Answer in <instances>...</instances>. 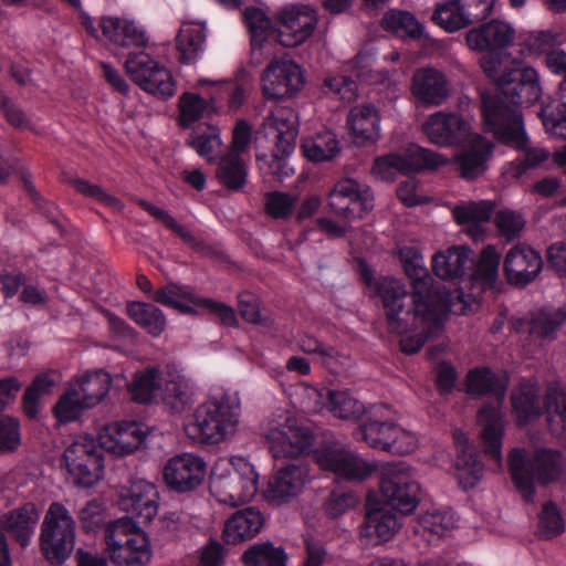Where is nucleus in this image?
Returning <instances> with one entry per match:
<instances>
[{
	"label": "nucleus",
	"instance_id": "b1692460",
	"mask_svg": "<svg viewBox=\"0 0 566 566\" xmlns=\"http://www.w3.org/2000/svg\"><path fill=\"white\" fill-rule=\"evenodd\" d=\"M210 491L222 503L238 505L250 501L258 492V474L244 464V472H233L211 480Z\"/></svg>",
	"mask_w": 566,
	"mask_h": 566
},
{
	"label": "nucleus",
	"instance_id": "7c9ffc66",
	"mask_svg": "<svg viewBox=\"0 0 566 566\" xmlns=\"http://www.w3.org/2000/svg\"><path fill=\"white\" fill-rule=\"evenodd\" d=\"M264 525V514L258 507L248 506L228 517L222 537L228 544L237 545L254 538Z\"/></svg>",
	"mask_w": 566,
	"mask_h": 566
},
{
	"label": "nucleus",
	"instance_id": "6e6552de",
	"mask_svg": "<svg viewBox=\"0 0 566 566\" xmlns=\"http://www.w3.org/2000/svg\"><path fill=\"white\" fill-rule=\"evenodd\" d=\"M379 485L385 502L402 515L411 514L417 509L421 488L407 462L384 463Z\"/></svg>",
	"mask_w": 566,
	"mask_h": 566
},
{
	"label": "nucleus",
	"instance_id": "20e7f679",
	"mask_svg": "<svg viewBox=\"0 0 566 566\" xmlns=\"http://www.w3.org/2000/svg\"><path fill=\"white\" fill-rule=\"evenodd\" d=\"M509 470L515 488L526 502L534 501L535 485H547L560 478L565 468V459L560 451L537 449L526 457L523 448H514L507 457Z\"/></svg>",
	"mask_w": 566,
	"mask_h": 566
},
{
	"label": "nucleus",
	"instance_id": "423d86ee",
	"mask_svg": "<svg viewBox=\"0 0 566 566\" xmlns=\"http://www.w3.org/2000/svg\"><path fill=\"white\" fill-rule=\"evenodd\" d=\"M76 522L61 502H52L41 523L39 546L50 566H63L75 546Z\"/></svg>",
	"mask_w": 566,
	"mask_h": 566
},
{
	"label": "nucleus",
	"instance_id": "aec40b11",
	"mask_svg": "<svg viewBox=\"0 0 566 566\" xmlns=\"http://www.w3.org/2000/svg\"><path fill=\"white\" fill-rule=\"evenodd\" d=\"M314 459L322 470L331 471L348 481H363L368 478L374 467L336 444L326 446L314 451Z\"/></svg>",
	"mask_w": 566,
	"mask_h": 566
},
{
	"label": "nucleus",
	"instance_id": "ddd939ff",
	"mask_svg": "<svg viewBox=\"0 0 566 566\" xmlns=\"http://www.w3.org/2000/svg\"><path fill=\"white\" fill-rule=\"evenodd\" d=\"M262 92L268 99L295 96L305 84L302 69L289 55L273 59L261 77Z\"/></svg>",
	"mask_w": 566,
	"mask_h": 566
},
{
	"label": "nucleus",
	"instance_id": "c756f323",
	"mask_svg": "<svg viewBox=\"0 0 566 566\" xmlns=\"http://www.w3.org/2000/svg\"><path fill=\"white\" fill-rule=\"evenodd\" d=\"M411 92L417 104L439 106L449 96V83L446 76L431 67L420 69L412 76Z\"/></svg>",
	"mask_w": 566,
	"mask_h": 566
},
{
	"label": "nucleus",
	"instance_id": "3c124183",
	"mask_svg": "<svg viewBox=\"0 0 566 566\" xmlns=\"http://www.w3.org/2000/svg\"><path fill=\"white\" fill-rule=\"evenodd\" d=\"M245 566H286L287 555L283 547H275L271 542L250 546L242 555Z\"/></svg>",
	"mask_w": 566,
	"mask_h": 566
},
{
	"label": "nucleus",
	"instance_id": "2eb2a0df",
	"mask_svg": "<svg viewBox=\"0 0 566 566\" xmlns=\"http://www.w3.org/2000/svg\"><path fill=\"white\" fill-rule=\"evenodd\" d=\"M270 451L275 460L303 459V455L312 452L315 440L312 429L297 421L287 420L281 427L273 428L266 434Z\"/></svg>",
	"mask_w": 566,
	"mask_h": 566
},
{
	"label": "nucleus",
	"instance_id": "c85d7f7f",
	"mask_svg": "<svg viewBox=\"0 0 566 566\" xmlns=\"http://www.w3.org/2000/svg\"><path fill=\"white\" fill-rule=\"evenodd\" d=\"M82 397V403L86 408H93L105 399L111 388H123L127 379L123 374L111 376L104 369L87 371L75 379Z\"/></svg>",
	"mask_w": 566,
	"mask_h": 566
},
{
	"label": "nucleus",
	"instance_id": "4be33fe9",
	"mask_svg": "<svg viewBox=\"0 0 566 566\" xmlns=\"http://www.w3.org/2000/svg\"><path fill=\"white\" fill-rule=\"evenodd\" d=\"M206 476L202 458L184 453L171 458L164 468V481L170 491L187 493L197 489Z\"/></svg>",
	"mask_w": 566,
	"mask_h": 566
},
{
	"label": "nucleus",
	"instance_id": "a211bd4d",
	"mask_svg": "<svg viewBox=\"0 0 566 566\" xmlns=\"http://www.w3.org/2000/svg\"><path fill=\"white\" fill-rule=\"evenodd\" d=\"M332 211L345 219L363 218L374 208V195L369 187L346 178L337 181L328 195Z\"/></svg>",
	"mask_w": 566,
	"mask_h": 566
},
{
	"label": "nucleus",
	"instance_id": "4d7b16f0",
	"mask_svg": "<svg viewBox=\"0 0 566 566\" xmlns=\"http://www.w3.org/2000/svg\"><path fill=\"white\" fill-rule=\"evenodd\" d=\"M243 17L251 33L252 49H261L272 30L271 19L255 7L245 8Z\"/></svg>",
	"mask_w": 566,
	"mask_h": 566
},
{
	"label": "nucleus",
	"instance_id": "f704fd0d",
	"mask_svg": "<svg viewBox=\"0 0 566 566\" xmlns=\"http://www.w3.org/2000/svg\"><path fill=\"white\" fill-rule=\"evenodd\" d=\"M473 251L465 245H453L432 256L434 274L446 281L461 277L473 265Z\"/></svg>",
	"mask_w": 566,
	"mask_h": 566
},
{
	"label": "nucleus",
	"instance_id": "bf43d9fd",
	"mask_svg": "<svg viewBox=\"0 0 566 566\" xmlns=\"http://www.w3.org/2000/svg\"><path fill=\"white\" fill-rule=\"evenodd\" d=\"M539 114L549 134L566 139V101H554L542 107Z\"/></svg>",
	"mask_w": 566,
	"mask_h": 566
},
{
	"label": "nucleus",
	"instance_id": "2f4dec72",
	"mask_svg": "<svg viewBox=\"0 0 566 566\" xmlns=\"http://www.w3.org/2000/svg\"><path fill=\"white\" fill-rule=\"evenodd\" d=\"M401 522L397 515L385 506L366 505V513L360 525V535L376 544L391 539L400 530Z\"/></svg>",
	"mask_w": 566,
	"mask_h": 566
},
{
	"label": "nucleus",
	"instance_id": "bb28decb",
	"mask_svg": "<svg viewBox=\"0 0 566 566\" xmlns=\"http://www.w3.org/2000/svg\"><path fill=\"white\" fill-rule=\"evenodd\" d=\"M422 132L434 145L454 146L469 137L470 125L460 114L437 112L423 123Z\"/></svg>",
	"mask_w": 566,
	"mask_h": 566
},
{
	"label": "nucleus",
	"instance_id": "8fccbe9b",
	"mask_svg": "<svg viewBox=\"0 0 566 566\" xmlns=\"http://www.w3.org/2000/svg\"><path fill=\"white\" fill-rule=\"evenodd\" d=\"M127 314L153 336H158L165 331L166 317L153 304L129 302L127 304Z\"/></svg>",
	"mask_w": 566,
	"mask_h": 566
},
{
	"label": "nucleus",
	"instance_id": "69168bd1",
	"mask_svg": "<svg viewBox=\"0 0 566 566\" xmlns=\"http://www.w3.org/2000/svg\"><path fill=\"white\" fill-rule=\"evenodd\" d=\"M297 201L296 196L282 191L265 193V211L273 219L290 218Z\"/></svg>",
	"mask_w": 566,
	"mask_h": 566
},
{
	"label": "nucleus",
	"instance_id": "cd10ccee",
	"mask_svg": "<svg viewBox=\"0 0 566 566\" xmlns=\"http://www.w3.org/2000/svg\"><path fill=\"white\" fill-rule=\"evenodd\" d=\"M543 413L551 436L566 447V387L558 381L547 384Z\"/></svg>",
	"mask_w": 566,
	"mask_h": 566
},
{
	"label": "nucleus",
	"instance_id": "473e14b6",
	"mask_svg": "<svg viewBox=\"0 0 566 566\" xmlns=\"http://www.w3.org/2000/svg\"><path fill=\"white\" fill-rule=\"evenodd\" d=\"M493 144L483 136L471 138L468 149L454 158L460 176L467 180H474L486 170V163L492 157Z\"/></svg>",
	"mask_w": 566,
	"mask_h": 566
},
{
	"label": "nucleus",
	"instance_id": "c9c22d12",
	"mask_svg": "<svg viewBox=\"0 0 566 566\" xmlns=\"http://www.w3.org/2000/svg\"><path fill=\"white\" fill-rule=\"evenodd\" d=\"M458 455L455 469L459 483L463 489L474 488L483 476L484 465L479 459L474 447L468 443V439L463 432H455Z\"/></svg>",
	"mask_w": 566,
	"mask_h": 566
},
{
	"label": "nucleus",
	"instance_id": "4468645a",
	"mask_svg": "<svg viewBox=\"0 0 566 566\" xmlns=\"http://www.w3.org/2000/svg\"><path fill=\"white\" fill-rule=\"evenodd\" d=\"M63 460L67 472L80 486L92 488L102 478L103 454L93 440L73 442L65 449Z\"/></svg>",
	"mask_w": 566,
	"mask_h": 566
},
{
	"label": "nucleus",
	"instance_id": "412c9836",
	"mask_svg": "<svg viewBox=\"0 0 566 566\" xmlns=\"http://www.w3.org/2000/svg\"><path fill=\"white\" fill-rule=\"evenodd\" d=\"M159 494L156 486L145 480L132 481L119 493V505L136 524L149 523L158 513Z\"/></svg>",
	"mask_w": 566,
	"mask_h": 566
},
{
	"label": "nucleus",
	"instance_id": "6ab92c4d",
	"mask_svg": "<svg viewBox=\"0 0 566 566\" xmlns=\"http://www.w3.org/2000/svg\"><path fill=\"white\" fill-rule=\"evenodd\" d=\"M544 266L541 253L527 244H516L505 254L503 273L509 285L525 289L539 276Z\"/></svg>",
	"mask_w": 566,
	"mask_h": 566
},
{
	"label": "nucleus",
	"instance_id": "9d476101",
	"mask_svg": "<svg viewBox=\"0 0 566 566\" xmlns=\"http://www.w3.org/2000/svg\"><path fill=\"white\" fill-rule=\"evenodd\" d=\"M125 69L134 83L154 96L166 99L176 92L170 72L144 52L129 53Z\"/></svg>",
	"mask_w": 566,
	"mask_h": 566
},
{
	"label": "nucleus",
	"instance_id": "c03bdc74",
	"mask_svg": "<svg viewBox=\"0 0 566 566\" xmlns=\"http://www.w3.org/2000/svg\"><path fill=\"white\" fill-rule=\"evenodd\" d=\"M216 177L228 190L239 191L247 184V165L237 154L228 153L220 158Z\"/></svg>",
	"mask_w": 566,
	"mask_h": 566
},
{
	"label": "nucleus",
	"instance_id": "603ef678",
	"mask_svg": "<svg viewBox=\"0 0 566 566\" xmlns=\"http://www.w3.org/2000/svg\"><path fill=\"white\" fill-rule=\"evenodd\" d=\"M205 40L203 27H193L191 24L182 27L176 38L179 61L182 63L195 62L202 52Z\"/></svg>",
	"mask_w": 566,
	"mask_h": 566
},
{
	"label": "nucleus",
	"instance_id": "ea45409f",
	"mask_svg": "<svg viewBox=\"0 0 566 566\" xmlns=\"http://www.w3.org/2000/svg\"><path fill=\"white\" fill-rule=\"evenodd\" d=\"M161 371L158 367H147L144 370L136 371L132 382L127 385L132 399L138 403H150L158 396L161 388Z\"/></svg>",
	"mask_w": 566,
	"mask_h": 566
},
{
	"label": "nucleus",
	"instance_id": "5701e85b",
	"mask_svg": "<svg viewBox=\"0 0 566 566\" xmlns=\"http://www.w3.org/2000/svg\"><path fill=\"white\" fill-rule=\"evenodd\" d=\"M308 465L304 459H296L280 468L269 481L265 499L273 505H281L295 497L308 479Z\"/></svg>",
	"mask_w": 566,
	"mask_h": 566
},
{
	"label": "nucleus",
	"instance_id": "e433bc0d",
	"mask_svg": "<svg viewBox=\"0 0 566 566\" xmlns=\"http://www.w3.org/2000/svg\"><path fill=\"white\" fill-rule=\"evenodd\" d=\"M379 114L374 105L365 104L354 107L347 117V124L357 146L377 142L380 137Z\"/></svg>",
	"mask_w": 566,
	"mask_h": 566
},
{
	"label": "nucleus",
	"instance_id": "393cba45",
	"mask_svg": "<svg viewBox=\"0 0 566 566\" xmlns=\"http://www.w3.org/2000/svg\"><path fill=\"white\" fill-rule=\"evenodd\" d=\"M468 48L478 53H495L513 45L515 30L504 21L492 19L467 31Z\"/></svg>",
	"mask_w": 566,
	"mask_h": 566
},
{
	"label": "nucleus",
	"instance_id": "052dcab7",
	"mask_svg": "<svg viewBox=\"0 0 566 566\" xmlns=\"http://www.w3.org/2000/svg\"><path fill=\"white\" fill-rule=\"evenodd\" d=\"M153 300L165 306L175 308L178 303L184 300L199 306L202 297L197 296L189 286L178 285L171 282L157 290L153 295Z\"/></svg>",
	"mask_w": 566,
	"mask_h": 566
},
{
	"label": "nucleus",
	"instance_id": "a878e982",
	"mask_svg": "<svg viewBox=\"0 0 566 566\" xmlns=\"http://www.w3.org/2000/svg\"><path fill=\"white\" fill-rule=\"evenodd\" d=\"M143 423L122 421L104 427L99 434V446L116 455H127L140 449L147 438Z\"/></svg>",
	"mask_w": 566,
	"mask_h": 566
},
{
	"label": "nucleus",
	"instance_id": "a18cd8bd",
	"mask_svg": "<svg viewBox=\"0 0 566 566\" xmlns=\"http://www.w3.org/2000/svg\"><path fill=\"white\" fill-rule=\"evenodd\" d=\"M186 145L193 148L199 156L212 161L222 147L220 129L211 125H199L189 134Z\"/></svg>",
	"mask_w": 566,
	"mask_h": 566
},
{
	"label": "nucleus",
	"instance_id": "f257e3e1",
	"mask_svg": "<svg viewBox=\"0 0 566 566\" xmlns=\"http://www.w3.org/2000/svg\"><path fill=\"white\" fill-rule=\"evenodd\" d=\"M403 269L412 282V293L392 277L384 279L378 285L386 326L390 334H401L419 324H432L436 307L429 301L432 277L423 265L422 256L413 248L402 250Z\"/></svg>",
	"mask_w": 566,
	"mask_h": 566
},
{
	"label": "nucleus",
	"instance_id": "f03ea898",
	"mask_svg": "<svg viewBox=\"0 0 566 566\" xmlns=\"http://www.w3.org/2000/svg\"><path fill=\"white\" fill-rule=\"evenodd\" d=\"M465 385L470 395H492L496 399L495 405H485L478 411V422L482 426L480 437L485 457L501 468L504 424L500 406L505 397L507 380L488 367H478L468 373Z\"/></svg>",
	"mask_w": 566,
	"mask_h": 566
},
{
	"label": "nucleus",
	"instance_id": "e2e57ef3",
	"mask_svg": "<svg viewBox=\"0 0 566 566\" xmlns=\"http://www.w3.org/2000/svg\"><path fill=\"white\" fill-rule=\"evenodd\" d=\"M208 104L199 94L184 93L179 97L180 125L185 128L199 120Z\"/></svg>",
	"mask_w": 566,
	"mask_h": 566
},
{
	"label": "nucleus",
	"instance_id": "1a4fd4ad",
	"mask_svg": "<svg viewBox=\"0 0 566 566\" xmlns=\"http://www.w3.org/2000/svg\"><path fill=\"white\" fill-rule=\"evenodd\" d=\"M497 94L483 96L482 114L484 115L485 102L497 98L502 105L516 109L521 115L518 106L532 105L537 102L542 94L538 74L533 67H513L504 71L495 80Z\"/></svg>",
	"mask_w": 566,
	"mask_h": 566
},
{
	"label": "nucleus",
	"instance_id": "79ce46f5",
	"mask_svg": "<svg viewBox=\"0 0 566 566\" xmlns=\"http://www.w3.org/2000/svg\"><path fill=\"white\" fill-rule=\"evenodd\" d=\"M135 202L149 214H151L155 219L163 222L165 227L175 232L185 243L190 245L196 251L203 255H209L211 253L210 247L206 245L201 240L197 239L186 227L178 223L176 219L168 213V211L160 209L144 199H135Z\"/></svg>",
	"mask_w": 566,
	"mask_h": 566
},
{
	"label": "nucleus",
	"instance_id": "09e8293b",
	"mask_svg": "<svg viewBox=\"0 0 566 566\" xmlns=\"http://www.w3.org/2000/svg\"><path fill=\"white\" fill-rule=\"evenodd\" d=\"M161 401L171 413H182L189 409L193 403V392L189 382L182 377L166 381Z\"/></svg>",
	"mask_w": 566,
	"mask_h": 566
},
{
	"label": "nucleus",
	"instance_id": "5fc2aeb1",
	"mask_svg": "<svg viewBox=\"0 0 566 566\" xmlns=\"http://www.w3.org/2000/svg\"><path fill=\"white\" fill-rule=\"evenodd\" d=\"M381 23L399 38L420 39L423 34V25L408 11L391 10L384 15Z\"/></svg>",
	"mask_w": 566,
	"mask_h": 566
},
{
	"label": "nucleus",
	"instance_id": "0eeeda50",
	"mask_svg": "<svg viewBox=\"0 0 566 566\" xmlns=\"http://www.w3.org/2000/svg\"><path fill=\"white\" fill-rule=\"evenodd\" d=\"M106 545L116 566H148L151 560L150 542L132 518H118L107 527Z\"/></svg>",
	"mask_w": 566,
	"mask_h": 566
},
{
	"label": "nucleus",
	"instance_id": "dca6fc26",
	"mask_svg": "<svg viewBox=\"0 0 566 566\" xmlns=\"http://www.w3.org/2000/svg\"><path fill=\"white\" fill-rule=\"evenodd\" d=\"M40 512L32 502L0 515V566H11L4 533H9L21 547H27L34 534Z\"/></svg>",
	"mask_w": 566,
	"mask_h": 566
},
{
	"label": "nucleus",
	"instance_id": "37998d69",
	"mask_svg": "<svg viewBox=\"0 0 566 566\" xmlns=\"http://www.w3.org/2000/svg\"><path fill=\"white\" fill-rule=\"evenodd\" d=\"M304 156L313 163L333 160L340 151L339 142L331 130H323L302 143Z\"/></svg>",
	"mask_w": 566,
	"mask_h": 566
},
{
	"label": "nucleus",
	"instance_id": "4c0bfd02",
	"mask_svg": "<svg viewBox=\"0 0 566 566\" xmlns=\"http://www.w3.org/2000/svg\"><path fill=\"white\" fill-rule=\"evenodd\" d=\"M99 27L103 36L115 46L139 49L146 45L147 39L144 31L138 30L134 22L117 17H102Z\"/></svg>",
	"mask_w": 566,
	"mask_h": 566
},
{
	"label": "nucleus",
	"instance_id": "9b49d317",
	"mask_svg": "<svg viewBox=\"0 0 566 566\" xmlns=\"http://www.w3.org/2000/svg\"><path fill=\"white\" fill-rule=\"evenodd\" d=\"M446 161L440 154L418 145H410L401 153L376 158L373 169L382 179H392L396 172L409 176L422 169H434Z\"/></svg>",
	"mask_w": 566,
	"mask_h": 566
},
{
	"label": "nucleus",
	"instance_id": "864d4df0",
	"mask_svg": "<svg viewBox=\"0 0 566 566\" xmlns=\"http://www.w3.org/2000/svg\"><path fill=\"white\" fill-rule=\"evenodd\" d=\"M566 321V311L562 308H543L533 315L528 325L531 335L542 339H554L556 331Z\"/></svg>",
	"mask_w": 566,
	"mask_h": 566
},
{
	"label": "nucleus",
	"instance_id": "7ed1b4c3",
	"mask_svg": "<svg viewBox=\"0 0 566 566\" xmlns=\"http://www.w3.org/2000/svg\"><path fill=\"white\" fill-rule=\"evenodd\" d=\"M484 122L500 143L524 151L523 158H517L511 164L512 178L520 179L527 170L537 168L548 159L547 149L528 147L522 115L516 109L502 105L500 99L491 98L485 102Z\"/></svg>",
	"mask_w": 566,
	"mask_h": 566
},
{
	"label": "nucleus",
	"instance_id": "680f3d73",
	"mask_svg": "<svg viewBox=\"0 0 566 566\" xmlns=\"http://www.w3.org/2000/svg\"><path fill=\"white\" fill-rule=\"evenodd\" d=\"M538 521V535L551 539L564 532V520L554 502L549 501L542 507Z\"/></svg>",
	"mask_w": 566,
	"mask_h": 566
},
{
	"label": "nucleus",
	"instance_id": "0e129e2a",
	"mask_svg": "<svg viewBox=\"0 0 566 566\" xmlns=\"http://www.w3.org/2000/svg\"><path fill=\"white\" fill-rule=\"evenodd\" d=\"M82 397L76 388L67 390L54 407V415L60 422H71L76 420L83 409Z\"/></svg>",
	"mask_w": 566,
	"mask_h": 566
},
{
	"label": "nucleus",
	"instance_id": "58836bf2",
	"mask_svg": "<svg viewBox=\"0 0 566 566\" xmlns=\"http://www.w3.org/2000/svg\"><path fill=\"white\" fill-rule=\"evenodd\" d=\"M496 202L493 200L467 201L453 207L452 216L458 224H470L473 235L480 234V224L490 221Z\"/></svg>",
	"mask_w": 566,
	"mask_h": 566
},
{
	"label": "nucleus",
	"instance_id": "13d9d810",
	"mask_svg": "<svg viewBox=\"0 0 566 566\" xmlns=\"http://www.w3.org/2000/svg\"><path fill=\"white\" fill-rule=\"evenodd\" d=\"M53 386L54 381L48 374L35 376L22 397L23 411L28 418H36L40 398L49 395Z\"/></svg>",
	"mask_w": 566,
	"mask_h": 566
},
{
	"label": "nucleus",
	"instance_id": "f8f14e48",
	"mask_svg": "<svg viewBox=\"0 0 566 566\" xmlns=\"http://www.w3.org/2000/svg\"><path fill=\"white\" fill-rule=\"evenodd\" d=\"M495 0H448L437 3L432 21L447 32H455L486 20Z\"/></svg>",
	"mask_w": 566,
	"mask_h": 566
},
{
	"label": "nucleus",
	"instance_id": "de8ad7c7",
	"mask_svg": "<svg viewBox=\"0 0 566 566\" xmlns=\"http://www.w3.org/2000/svg\"><path fill=\"white\" fill-rule=\"evenodd\" d=\"M538 398L537 388L530 384H523L512 392L513 410L520 422L526 423L543 413Z\"/></svg>",
	"mask_w": 566,
	"mask_h": 566
},
{
	"label": "nucleus",
	"instance_id": "f3484780",
	"mask_svg": "<svg viewBox=\"0 0 566 566\" xmlns=\"http://www.w3.org/2000/svg\"><path fill=\"white\" fill-rule=\"evenodd\" d=\"M277 41L285 48H294L307 41L318 22L314 8L304 4L284 7L277 13Z\"/></svg>",
	"mask_w": 566,
	"mask_h": 566
},
{
	"label": "nucleus",
	"instance_id": "6e6d98bb",
	"mask_svg": "<svg viewBox=\"0 0 566 566\" xmlns=\"http://www.w3.org/2000/svg\"><path fill=\"white\" fill-rule=\"evenodd\" d=\"M501 255L493 245H486L480 253V258L472 273V281L483 287H492L499 276Z\"/></svg>",
	"mask_w": 566,
	"mask_h": 566
},
{
	"label": "nucleus",
	"instance_id": "a19ab883",
	"mask_svg": "<svg viewBox=\"0 0 566 566\" xmlns=\"http://www.w3.org/2000/svg\"><path fill=\"white\" fill-rule=\"evenodd\" d=\"M135 202L149 214H151L155 219L163 222L165 227L175 232L185 243L190 245L196 251L203 255H209L211 253L210 247L206 245L201 240L197 239L186 227L178 223L176 219L168 213V211L160 209L144 199H135Z\"/></svg>",
	"mask_w": 566,
	"mask_h": 566
},
{
	"label": "nucleus",
	"instance_id": "774afa93",
	"mask_svg": "<svg viewBox=\"0 0 566 566\" xmlns=\"http://www.w3.org/2000/svg\"><path fill=\"white\" fill-rule=\"evenodd\" d=\"M78 520L85 532H95L107 524L106 509L101 501L91 500L80 510Z\"/></svg>",
	"mask_w": 566,
	"mask_h": 566
},
{
	"label": "nucleus",
	"instance_id": "49530a36",
	"mask_svg": "<svg viewBox=\"0 0 566 566\" xmlns=\"http://www.w3.org/2000/svg\"><path fill=\"white\" fill-rule=\"evenodd\" d=\"M325 405L336 417L345 420H358L366 412L364 405L347 391L324 389L319 392Z\"/></svg>",
	"mask_w": 566,
	"mask_h": 566
},
{
	"label": "nucleus",
	"instance_id": "338daca9",
	"mask_svg": "<svg viewBox=\"0 0 566 566\" xmlns=\"http://www.w3.org/2000/svg\"><path fill=\"white\" fill-rule=\"evenodd\" d=\"M419 524L424 531L443 537L457 526V520L452 511H438L420 516Z\"/></svg>",
	"mask_w": 566,
	"mask_h": 566
},
{
	"label": "nucleus",
	"instance_id": "39448f33",
	"mask_svg": "<svg viewBox=\"0 0 566 566\" xmlns=\"http://www.w3.org/2000/svg\"><path fill=\"white\" fill-rule=\"evenodd\" d=\"M239 402L228 395L199 405L193 421L185 427L187 436L200 443H219L234 432L239 423Z\"/></svg>",
	"mask_w": 566,
	"mask_h": 566
},
{
	"label": "nucleus",
	"instance_id": "72a5a7b5",
	"mask_svg": "<svg viewBox=\"0 0 566 566\" xmlns=\"http://www.w3.org/2000/svg\"><path fill=\"white\" fill-rule=\"evenodd\" d=\"M390 408L386 405L373 406L360 426L364 440L373 448L387 451L390 446L395 423L389 421Z\"/></svg>",
	"mask_w": 566,
	"mask_h": 566
}]
</instances>
